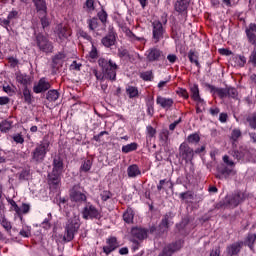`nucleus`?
I'll use <instances>...</instances> for the list:
<instances>
[{
    "label": "nucleus",
    "mask_w": 256,
    "mask_h": 256,
    "mask_svg": "<svg viewBox=\"0 0 256 256\" xmlns=\"http://www.w3.org/2000/svg\"><path fill=\"white\" fill-rule=\"evenodd\" d=\"M98 65L101 68L102 72H99L97 69H93L92 73L96 77L97 81H111L115 83L117 81V71L119 70V65L115 61L107 58H99Z\"/></svg>",
    "instance_id": "f257e3e1"
},
{
    "label": "nucleus",
    "mask_w": 256,
    "mask_h": 256,
    "mask_svg": "<svg viewBox=\"0 0 256 256\" xmlns=\"http://www.w3.org/2000/svg\"><path fill=\"white\" fill-rule=\"evenodd\" d=\"M49 151H51V137L49 136V134H46L32 150L31 162L36 163L37 165H39V163H43Z\"/></svg>",
    "instance_id": "f03ea898"
},
{
    "label": "nucleus",
    "mask_w": 256,
    "mask_h": 256,
    "mask_svg": "<svg viewBox=\"0 0 256 256\" xmlns=\"http://www.w3.org/2000/svg\"><path fill=\"white\" fill-rule=\"evenodd\" d=\"M204 86L210 91L213 97L217 95L219 99H227V97H229L230 99H237V97L239 96L237 88L232 86H227L226 88H219L209 83H205Z\"/></svg>",
    "instance_id": "7ed1b4c3"
},
{
    "label": "nucleus",
    "mask_w": 256,
    "mask_h": 256,
    "mask_svg": "<svg viewBox=\"0 0 256 256\" xmlns=\"http://www.w3.org/2000/svg\"><path fill=\"white\" fill-rule=\"evenodd\" d=\"M80 227H81V221L77 216H74L68 219L64 227L63 241L65 243H71V241L75 239V235L79 233Z\"/></svg>",
    "instance_id": "20e7f679"
},
{
    "label": "nucleus",
    "mask_w": 256,
    "mask_h": 256,
    "mask_svg": "<svg viewBox=\"0 0 256 256\" xmlns=\"http://www.w3.org/2000/svg\"><path fill=\"white\" fill-rule=\"evenodd\" d=\"M176 157L180 163H193L195 150H193L187 142H182L178 148V154Z\"/></svg>",
    "instance_id": "39448f33"
},
{
    "label": "nucleus",
    "mask_w": 256,
    "mask_h": 256,
    "mask_svg": "<svg viewBox=\"0 0 256 256\" xmlns=\"http://www.w3.org/2000/svg\"><path fill=\"white\" fill-rule=\"evenodd\" d=\"M34 41L38 47V49L40 51H42V53H53V42H51V40H49V37L41 32L39 33H35L34 34Z\"/></svg>",
    "instance_id": "423d86ee"
},
{
    "label": "nucleus",
    "mask_w": 256,
    "mask_h": 256,
    "mask_svg": "<svg viewBox=\"0 0 256 256\" xmlns=\"http://www.w3.org/2000/svg\"><path fill=\"white\" fill-rule=\"evenodd\" d=\"M82 218L85 219L86 221H93V219H96L99 221L103 216L101 215V211L97 209L95 205L91 202H86L84 207L82 208L81 211Z\"/></svg>",
    "instance_id": "0eeeda50"
},
{
    "label": "nucleus",
    "mask_w": 256,
    "mask_h": 256,
    "mask_svg": "<svg viewBox=\"0 0 256 256\" xmlns=\"http://www.w3.org/2000/svg\"><path fill=\"white\" fill-rule=\"evenodd\" d=\"M145 57L148 63H163L166 58L165 53L157 47L149 48L145 52Z\"/></svg>",
    "instance_id": "6e6552de"
},
{
    "label": "nucleus",
    "mask_w": 256,
    "mask_h": 256,
    "mask_svg": "<svg viewBox=\"0 0 256 256\" xmlns=\"http://www.w3.org/2000/svg\"><path fill=\"white\" fill-rule=\"evenodd\" d=\"M56 35V41L59 43V45H63L67 39L71 37V28L63 25V24H58L55 28L54 31Z\"/></svg>",
    "instance_id": "1a4fd4ad"
},
{
    "label": "nucleus",
    "mask_w": 256,
    "mask_h": 256,
    "mask_svg": "<svg viewBox=\"0 0 256 256\" xmlns=\"http://www.w3.org/2000/svg\"><path fill=\"white\" fill-rule=\"evenodd\" d=\"M166 30L163 27V23L159 20L152 22V41L153 43H159L165 37Z\"/></svg>",
    "instance_id": "9d476101"
},
{
    "label": "nucleus",
    "mask_w": 256,
    "mask_h": 256,
    "mask_svg": "<svg viewBox=\"0 0 256 256\" xmlns=\"http://www.w3.org/2000/svg\"><path fill=\"white\" fill-rule=\"evenodd\" d=\"M70 200L73 203H78V205H83L87 203V195L81 192V186L74 185L70 191Z\"/></svg>",
    "instance_id": "9b49d317"
},
{
    "label": "nucleus",
    "mask_w": 256,
    "mask_h": 256,
    "mask_svg": "<svg viewBox=\"0 0 256 256\" xmlns=\"http://www.w3.org/2000/svg\"><path fill=\"white\" fill-rule=\"evenodd\" d=\"M117 249H119V241L115 236L108 237L106 239V245L102 248L103 253H105L106 256L111 255V253H113V251H117Z\"/></svg>",
    "instance_id": "f8f14e48"
},
{
    "label": "nucleus",
    "mask_w": 256,
    "mask_h": 256,
    "mask_svg": "<svg viewBox=\"0 0 256 256\" xmlns=\"http://www.w3.org/2000/svg\"><path fill=\"white\" fill-rule=\"evenodd\" d=\"M101 43L106 49H111L117 43V32H115V29H109L106 36L101 39Z\"/></svg>",
    "instance_id": "ddd939ff"
},
{
    "label": "nucleus",
    "mask_w": 256,
    "mask_h": 256,
    "mask_svg": "<svg viewBox=\"0 0 256 256\" xmlns=\"http://www.w3.org/2000/svg\"><path fill=\"white\" fill-rule=\"evenodd\" d=\"M50 89H51V82L48 81L47 78L45 77L40 78L38 82L33 86V92L36 93V95H39V93H45Z\"/></svg>",
    "instance_id": "4468645a"
},
{
    "label": "nucleus",
    "mask_w": 256,
    "mask_h": 256,
    "mask_svg": "<svg viewBox=\"0 0 256 256\" xmlns=\"http://www.w3.org/2000/svg\"><path fill=\"white\" fill-rule=\"evenodd\" d=\"M156 105H158L160 109H164V111H171L173 105H175V100L158 95L156 97Z\"/></svg>",
    "instance_id": "2eb2a0df"
},
{
    "label": "nucleus",
    "mask_w": 256,
    "mask_h": 256,
    "mask_svg": "<svg viewBox=\"0 0 256 256\" xmlns=\"http://www.w3.org/2000/svg\"><path fill=\"white\" fill-rule=\"evenodd\" d=\"M131 235L135 239H138V241H144V239H147L149 235V230L143 227H133L131 229Z\"/></svg>",
    "instance_id": "dca6fc26"
},
{
    "label": "nucleus",
    "mask_w": 256,
    "mask_h": 256,
    "mask_svg": "<svg viewBox=\"0 0 256 256\" xmlns=\"http://www.w3.org/2000/svg\"><path fill=\"white\" fill-rule=\"evenodd\" d=\"M225 199L228 207L235 208L238 207L241 201H243V196L241 195V193L237 192L231 195H227Z\"/></svg>",
    "instance_id": "f3484780"
},
{
    "label": "nucleus",
    "mask_w": 256,
    "mask_h": 256,
    "mask_svg": "<svg viewBox=\"0 0 256 256\" xmlns=\"http://www.w3.org/2000/svg\"><path fill=\"white\" fill-rule=\"evenodd\" d=\"M245 33L248 39V43L256 47V24L250 23L245 29Z\"/></svg>",
    "instance_id": "a211bd4d"
},
{
    "label": "nucleus",
    "mask_w": 256,
    "mask_h": 256,
    "mask_svg": "<svg viewBox=\"0 0 256 256\" xmlns=\"http://www.w3.org/2000/svg\"><path fill=\"white\" fill-rule=\"evenodd\" d=\"M242 249H243V241H237L226 247V253L229 256H235L240 254Z\"/></svg>",
    "instance_id": "6ab92c4d"
},
{
    "label": "nucleus",
    "mask_w": 256,
    "mask_h": 256,
    "mask_svg": "<svg viewBox=\"0 0 256 256\" xmlns=\"http://www.w3.org/2000/svg\"><path fill=\"white\" fill-rule=\"evenodd\" d=\"M190 4L191 0H176L174 10L180 14L187 13V9H189Z\"/></svg>",
    "instance_id": "aec40b11"
},
{
    "label": "nucleus",
    "mask_w": 256,
    "mask_h": 256,
    "mask_svg": "<svg viewBox=\"0 0 256 256\" xmlns=\"http://www.w3.org/2000/svg\"><path fill=\"white\" fill-rule=\"evenodd\" d=\"M65 169V164L63 163V158L61 156H56L52 162V171L54 173H60L63 175V170Z\"/></svg>",
    "instance_id": "412c9836"
},
{
    "label": "nucleus",
    "mask_w": 256,
    "mask_h": 256,
    "mask_svg": "<svg viewBox=\"0 0 256 256\" xmlns=\"http://www.w3.org/2000/svg\"><path fill=\"white\" fill-rule=\"evenodd\" d=\"M61 175L60 173L53 172L48 174V185L57 189L59 184L61 183Z\"/></svg>",
    "instance_id": "4be33fe9"
},
{
    "label": "nucleus",
    "mask_w": 256,
    "mask_h": 256,
    "mask_svg": "<svg viewBox=\"0 0 256 256\" xmlns=\"http://www.w3.org/2000/svg\"><path fill=\"white\" fill-rule=\"evenodd\" d=\"M255 241H256V234L248 233V235L242 242H243V246L245 245V247H248L250 251L255 253Z\"/></svg>",
    "instance_id": "5701e85b"
},
{
    "label": "nucleus",
    "mask_w": 256,
    "mask_h": 256,
    "mask_svg": "<svg viewBox=\"0 0 256 256\" xmlns=\"http://www.w3.org/2000/svg\"><path fill=\"white\" fill-rule=\"evenodd\" d=\"M34 7L39 15H47V1L32 0Z\"/></svg>",
    "instance_id": "b1692460"
},
{
    "label": "nucleus",
    "mask_w": 256,
    "mask_h": 256,
    "mask_svg": "<svg viewBox=\"0 0 256 256\" xmlns=\"http://www.w3.org/2000/svg\"><path fill=\"white\" fill-rule=\"evenodd\" d=\"M93 167V158L88 157L81 161L79 173H89Z\"/></svg>",
    "instance_id": "393cba45"
},
{
    "label": "nucleus",
    "mask_w": 256,
    "mask_h": 256,
    "mask_svg": "<svg viewBox=\"0 0 256 256\" xmlns=\"http://www.w3.org/2000/svg\"><path fill=\"white\" fill-rule=\"evenodd\" d=\"M181 247H183V241L177 240L175 242L168 244L166 247H164V249H165L164 252L167 253V251H168L170 253V255L173 256V253L179 251V249H181Z\"/></svg>",
    "instance_id": "a878e982"
},
{
    "label": "nucleus",
    "mask_w": 256,
    "mask_h": 256,
    "mask_svg": "<svg viewBox=\"0 0 256 256\" xmlns=\"http://www.w3.org/2000/svg\"><path fill=\"white\" fill-rule=\"evenodd\" d=\"M187 57L190 61V63L196 65L198 69H201V63H199V53L195 49H190Z\"/></svg>",
    "instance_id": "bb28decb"
},
{
    "label": "nucleus",
    "mask_w": 256,
    "mask_h": 256,
    "mask_svg": "<svg viewBox=\"0 0 256 256\" xmlns=\"http://www.w3.org/2000/svg\"><path fill=\"white\" fill-rule=\"evenodd\" d=\"M146 113L148 117L155 115V98L153 96L146 98Z\"/></svg>",
    "instance_id": "cd10ccee"
},
{
    "label": "nucleus",
    "mask_w": 256,
    "mask_h": 256,
    "mask_svg": "<svg viewBox=\"0 0 256 256\" xmlns=\"http://www.w3.org/2000/svg\"><path fill=\"white\" fill-rule=\"evenodd\" d=\"M127 175L131 179H135V177L141 175V169H139V166L137 164H132L127 168Z\"/></svg>",
    "instance_id": "c85d7f7f"
},
{
    "label": "nucleus",
    "mask_w": 256,
    "mask_h": 256,
    "mask_svg": "<svg viewBox=\"0 0 256 256\" xmlns=\"http://www.w3.org/2000/svg\"><path fill=\"white\" fill-rule=\"evenodd\" d=\"M13 129V121L6 119L0 122V131L1 133H9Z\"/></svg>",
    "instance_id": "c756f323"
},
{
    "label": "nucleus",
    "mask_w": 256,
    "mask_h": 256,
    "mask_svg": "<svg viewBox=\"0 0 256 256\" xmlns=\"http://www.w3.org/2000/svg\"><path fill=\"white\" fill-rule=\"evenodd\" d=\"M133 219H135V212L131 208H127V210L123 213V221H125L128 225L133 223Z\"/></svg>",
    "instance_id": "7c9ffc66"
},
{
    "label": "nucleus",
    "mask_w": 256,
    "mask_h": 256,
    "mask_svg": "<svg viewBox=\"0 0 256 256\" xmlns=\"http://www.w3.org/2000/svg\"><path fill=\"white\" fill-rule=\"evenodd\" d=\"M65 57H67V55L64 54V52H59L58 54H56L52 58V63L54 67H61V65H63V60L65 59Z\"/></svg>",
    "instance_id": "2f4dec72"
},
{
    "label": "nucleus",
    "mask_w": 256,
    "mask_h": 256,
    "mask_svg": "<svg viewBox=\"0 0 256 256\" xmlns=\"http://www.w3.org/2000/svg\"><path fill=\"white\" fill-rule=\"evenodd\" d=\"M16 81L20 83V85L27 87V85L31 83V76L27 74H17Z\"/></svg>",
    "instance_id": "473e14b6"
},
{
    "label": "nucleus",
    "mask_w": 256,
    "mask_h": 256,
    "mask_svg": "<svg viewBox=\"0 0 256 256\" xmlns=\"http://www.w3.org/2000/svg\"><path fill=\"white\" fill-rule=\"evenodd\" d=\"M60 95L61 94L59 93L58 90H55V89L48 90V92L46 93V99L50 103H54L55 101H57V99H59Z\"/></svg>",
    "instance_id": "72a5a7b5"
},
{
    "label": "nucleus",
    "mask_w": 256,
    "mask_h": 256,
    "mask_svg": "<svg viewBox=\"0 0 256 256\" xmlns=\"http://www.w3.org/2000/svg\"><path fill=\"white\" fill-rule=\"evenodd\" d=\"M137 149H139V144H137V142H132L122 146V153H133V151H137Z\"/></svg>",
    "instance_id": "f704fd0d"
},
{
    "label": "nucleus",
    "mask_w": 256,
    "mask_h": 256,
    "mask_svg": "<svg viewBox=\"0 0 256 256\" xmlns=\"http://www.w3.org/2000/svg\"><path fill=\"white\" fill-rule=\"evenodd\" d=\"M190 93H191L190 97L194 101H197V99L201 98L198 84H193L192 86H190Z\"/></svg>",
    "instance_id": "c9c22d12"
},
{
    "label": "nucleus",
    "mask_w": 256,
    "mask_h": 256,
    "mask_svg": "<svg viewBox=\"0 0 256 256\" xmlns=\"http://www.w3.org/2000/svg\"><path fill=\"white\" fill-rule=\"evenodd\" d=\"M199 141H201V136H199L198 133H192L186 138V143L188 145H197Z\"/></svg>",
    "instance_id": "e433bc0d"
},
{
    "label": "nucleus",
    "mask_w": 256,
    "mask_h": 256,
    "mask_svg": "<svg viewBox=\"0 0 256 256\" xmlns=\"http://www.w3.org/2000/svg\"><path fill=\"white\" fill-rule=\"evenodd\" d=\"M23 99L24 103H26L27 105H31V103H33V95L31 94V90H29L27 86L23 89Z\"/></svg>",
    "instance_id": "4c0bfd02"
},
{
    "label": "nucleus",
    "mask_w": 256,
    "mask_h": 256,
    "mask_svg": "<svg viewBox=\"0 0 256 256\" xmlns=\"http://www.w3.org/2000/svg\"><path fill=\"white\" fill-rule=\"evenodd\" d=\"M159 141L162 143V145H167L169 143V130H161L159 133Z\"/></svg>",
    "instance_id": "58836bf2"
},
{
    "label": "nucleus",
    "mask_w": 256,
    "mask_h": 256,
    "mask_svg": "<svg viewBox=\"0 0 256 256\" xmlns=\"http://www.w3.org/2000/svg\"><path fill=\"white\" fill-rule=\"evenodd\" d=\"M12 140L16 145H25V136L21 132L12 135Z\"/></svg>",
    "instance_id": "ea45409f"
},
{
    "label": "nucleus",
    "mask_w": 256,
    "mask_h": 256,
    "mask_svg": "<svg viewBox=\"0 0 256 256\" xmlns=\"http://www.w3.org/2000/svg\"><path fill=\"white\" fill-rule=\"evenodd\" d=\"M126 93L130 99H135V97H139V89L134 86H128L126 89Z\"/></svg>",
    "instance_id": "a19ab883"
},
{
    "label": "nucleus",
    "mask_w": 256,
    "mask_h": 256,
    "mask_svg": "<svg viewBox=\"0 0 256 256\" xmlns=\"http://www.w3.org/2000/svg\"><path fill=\"white\" fill-rule=\"evenodd\" d=\"M29 211H31V205L22 203V206L20 207V214H18L20 221H23V215H27Z\"/></svg>",
    "instance_id": "79ce46f5"
},
{
    "label": "nucleus",
    "mask_w": 256,
    "mask_h": 256,
    "mask_svg": "<svg viewBox=\"0 0 256 256\" xmlns=\"http://www.w3.org/2000/svg\"><path fill=\"white\" fill-rule=\"evenodd\" d=\"M0 225L5 229L7 233H11V229H13V226L11 225V222L7 220V218L2 217L0 220Z\"/></svg>",
    "instance_id": "37998d69"
},
{
    "label": "nucleus",
    "mask_w": 256,
    "mask_h": 256,
    "mask_svg": "<svg viewBox=\"0 0 256 256\" xmlns=\"http://www.w3.org/2000/svg\"><path fill=\"white\" fill-rule=\"evenodd\" d=\"M89 31H95L99 27V19L93 17L87 20Z\"/></svg>",
    "instance_id": "c03bdc74"
},
{
    "label": "nucleus",
    "mask_w": 256,
    "mask_h": 256,
    "mask_svg": "<svg viewBox=\"0 0 256 256\" xmlns=\"http://www.w3.org/2000/svg\"><path fill=\"white\" fill-rule=\"evenodd\" d=\"M83 9H85L87 13H93L95 10V0H86Z\"/></svg>",
    "instance_id": "a18cd8bd"
},
{
    "label": "nucleus",
    "mask_w": 256,
    "mask_h": 256,
    "mask_svg": "<svg viewBox=\"0 0 256 256\" xmlns=\"http://www.w3.org/2000/svg\"><path fill=\"white\" fill-rule=\"evenodd\" d=\"M169 219H171V212H168L163 216L160 222V227L167 229L169 227Z\"/></svg>",
    "instance_id": "49530a36"
},
{
    "label": "nucleus",
    "mask_w": 256,
    "mask_h": 256,
    "mask_svg": "<svg viewBox=\"0 0 256 256\" xmlns=\"http://www.w3.org/2000/svg\"><path fill=\"white\" fill-rule=\"evenodd\" d=\"M8 203H10V205H11V207H10L11 211H15L16 215H21V207H19V205H17V202H15V200L10 199V200H8Z\"/></svg>",
    "instance_id": "de8ad7c7"
},
{
    "label": "nucleus",
    "mask_w": 256,
    "mask_h": 256,
    "mask_svg": "<svg viewBox=\"0 0 256 256\" xmlns=\"http://www.w3.org/2000/svg\"><path fill=\"white\" fill-rule=\"evenodd\" d=\"M19 235L21 237H25V238L29 239V237H31V226H24L20 230Z\"/></svg>",
    "instance_id": "09e8293b"
},
{
    "label": "nucleus",
    "mask_w": 256,
    "mask_h": 256,
    "mask_svg": "<svg viewBox=\"0 0 256 256\" xmlns=\"http://www.w3.org/2000/svg\"><path fill=\"white\" fill-rule=\"evenodd\" d=\"M242 133H241V130L238 129V128H235L232 130V133H231V141H233V143L239 141V137H241Z\"/></svg>",
    "instance_id": "8fccbe9b"
},
{
    "label": "nucleus",
    "mask_w": 256,
    "mask_h": 256,
    "mask_svg": "<svg viewBox=\"0 0 256 256\" xmlns=\"http://www.w3.org/2000/svg\"><path fill=\"white\" fill-rule=\"evenodd\" d=\"M79 37H81L82 39H85L86 41H89V43H93V37H91V35H89V33H87V31L85 30H79L78 32Z\"/></svg>",
    "instance_id": "3c124183"
},
{
    "label": "nucleus",
    "mask_w": 256,
    "mask_h": 256,
    "mask_svg": "<svg viewBox=\"0 0 256 256\" xmlns=\"http://www.w3.org/2000/svg\"><path fill=\"white\" fill-rule=\"evenodd\" d=\"M247 123L251 129H256V114H252L246 118Z\"/></svg>",
    "instance_id": "603ef678"
},
{
    "label": "nucleus",
    "mask_w": 256,
    "mask_h": 256,
    "mask_svg": "<svg viewBox=\"0 0 256 256\" xmlns=\"http://www.w3.org/2000/svg\"><path fill=\"white\" fill-rule=\"evenodd\" d=\"M100 197H101L102 201L106 202V201H109V199H111V197H113V193L109 190H103L100 193Z\"/></svg>",
    "instance_id": "864d4df0"
},
{
    "label": "nucleus",
    "mask_w": 256,
    "mask_h": 256,
    "mask_svg": "<svg viewBox=\"0 0 256 256\" xmlns=\"http://www.w3.org/2000/svg\"><path fill=\"white\" fill-rule=\"evenodd\" d=\"M143 81H153V71H146L140 74Z\"/></svg>",
    "instance_id": "5fc2aeb1"
},
{
    "label": "nucleus",
    "mask_w": 256,
    "mask_h": 256,
    "mask_svg": "<svg viewBox=\"0 0 256 256\" xmlns=\"http://www.w3.org/2000/svg\"><path fill=\"white\" fill-rule=\"evenodd\" d=\"M40 23L42 25V29L49 27V18H47V14H40Z\"/></svg>",
    "instance_id": "6e6d98bb"
},
{
    "label": "nucleus",
    "mask_w": 256,
    "mask_h": 256,
    "mask_svg": "<svg viewBox=\"0 0 256 256\" xmlns=\"http://www.w3.org/2000/svg\"><path fill=\"white\" fill-rule=\"evenodd\" d=\"M89 58L90 59H98L99 58V51L97 50V47H95V44L92 43L91 51L89 52Z\"/></svg>",
    "instance_id": "4d7b16f0"
},
{
    "label": "nucleus",
    "mask_w": 256,
    "mask_h": 256,
    "mask_svg": "<svg viewBox=\"0 0 256 256\" xmlns=\"http://www.w3.org/2000/svg\"><path fill=\"white\" fill-rule=\"evenodd\" d=\"M235 63L236 65H238V67H245V63H247V59L245 58V56H236Z\"/></svg>",
    "instance_id": "13d9d810"
},
{
    "label": "nucleus",
    "mask_w": 256,
    "mask_h": 256,
    "mask_svg": "<svg viewBox=\"0 0 256 256\" xmlns=\"http://www.w3.org/2000/svg\"><path fill=\"white\" fill-rule=\"evenodd\" d=\"M169 183H171V179L160 180L159 183L157 184V191H163V189H165V185H169Z\"/></svg>",
    "instance_id": "bf43d9fd"
},
{
    "label": "nucleus",
    "mask_w": 256,
    "mask_h": 256,
    "mask_svg": "<svg viewBox=\"0 0 256 256\" xmlns=\"http://www.w3.org/2000/svg\"><path fill=\"white\" fill-rule=\"evenodd\" d=\"M147 135L150 139H153L157 135V130L153 126L149 125L146 127Z\"/></svg>",
    "instance_id": "052dcab7"
},
{
    "label": "nucleus",
    "mask_w": 256,
    "mask_h": 256,
    "mask_svg": "<svg viewBox=\"0 0 256 256\" xmlns=\"http://www.w3.org/2000/svg\"><path fill=\"white\" fill-rule=\"evenodd\" d=\"M107 17L108 15L105 10H101L100 12H98V19L101 21V23H107Z\"/></svg>",
    "instance_id": "680f3d73"
},
{
    "label": "nucleus",
    "mask_w": 256,
    "mask_h": 256,
    "mask_svg": "<svg viewBox=\"0 0 256 256\" xmlns=\"http://www.w3.org/2000/svg\"><path fill=\"white\" fill-rule=\"evenodd\" d=\"M220 175H223L224 177H229L231 173H233V170L229 167H224L219 170Z\"/></svg>",
    "instance_id": "e2e57ef3"
},
{
    "label": "nucleus",
    "mask_w": 256,
    "mask_h": 256,
    "mask_svg": "<svg viewBox=\"0 0 256 256\" xmlns=\"http://www.w3.org/2000/svg\"><path fill=\"white\" fill-rule=\"evenodd\" d=\"M177 95H179V97H183V99H189V92H187V89L180 88L177 91Z\"/></svg>",
    "instance_id": "0e129e2a"
},
{
    "label": "nucleus",
    "mask_w": 256,
    "mask_h": 256,
    "mask_svg": "<svg viewBox=\"0 0 256 256\" xmlns=\"http://www.w3.org/2000/svg\"><path fill=\"white\" fill-rule=\"evenodd\" d=\"M215 209H225L226 207H229L227 204V199L225 198L223 201H220L214 205Z\"/></svg>",
    "instance_id": "69168bd1"
},
{
    "label": "nucleus",
    "mask_w": 256,
    "mask_h": 256,
    "mask_svg": "<svg viewBox=\"0 0 256 256\" xmlns=\"http://www.w3.org/2000/svg\"><path fill=\"white\" fill-rule=\"evenodd\" d=\"M19 17V11L17 10H12L9 12L7 19L13 21V19H17Z\"/></svg>",
    "instance_id": "338daca9"
},
{
    "label": "nucleus",
    "mask_w": 256,
    "mask_h": 256,
    "mask_svg": "<svg viewBox=\"0 0 256 256\" xmlns=\"http://www.w3.org/2000/svg\"><path fill=\"white\" fill-rule=\"evenodd\" d=\"M118 57L120 59H123L124 57H129V50L123 48L118 49Z\"/></svg>",
    "instance_id": "774afa93"
}]
</instances>
